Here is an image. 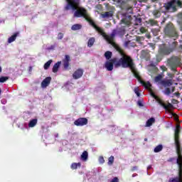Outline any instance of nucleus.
Instances as JSON below:
<instances>
[{"instance_id":"nucleus-9","label":"nucleus","mask_w":182,"mask_h":182,"mask_svg":"<svg viewBox=\"0 0 182 182\" xmlns=\"http://www.w3.org/2000/svg\"><path fill=\"white\" fill-rule=\"evenodd\" d=\"M132 70L134 77L137 79V80L141 83V85H142V86H144V87H149V86H150V82H146L143 81V80H141V77H140V74L137 72V70H136V69H134H134Z\"/></svg>"},{"instance_id":"nucleus-43","label":"nucleus","mask_w":182,"mask_h":182,"mask_svg":"<svg viewBox=\"0 0 182 182\" xmlns=\"http://www.w3.org/2000/svg\"><path fill=\"white\" fill-rule=\"evenodd\" d=\"M159 62H161V58L160 57V55H156V63H159Z\"/></svg>"},{"instance_id":"nucleus-1","label":"nucleus","mask_w":182,"mask_h":182,"mask_svg":"<svg viewBox=\"0 0 182 182\" xmlns=\"http://www.w3.org/2000/svg\"><path fill=\"white\" fill-rule=\"evenodd\" d=\"M106 36L108 37H104V38L109 43L112 45L113 48H114L122 56L120 59L117 60V63L115 64L116 68H120V66H122V68H129L131 70H133V69H134V63L133 62L132 57L127 55L126 53H124V50L122 49L119 45L113 42L114 37L116 36V30H114L109 36L106 34Z\"/></svg>"},{"instance_id":"nucleus-56","label":"nucleus","mask_w":182,"mask_h":182,"mask_svg":"<svg viewBox=\"0 0 182 182\" xmlns=\"http://www.w3.org/2000/svg\"><path fill=\"white\" fill-rule=\"evenodd\" d=\"M2 72V68L0 67V73Z\"/></svg>"},{"instance_id":"nucleus-61","label":"nucleus","mask_w":182,"mask_h":182,"mask_svg":"<svg viewBox=\"0 0 182 182\" xmlns=\"http://www.w3.org/2000/svg\"><path fill=\"white\" fill-rule=\"evenodd\" d=\"M30 70H32V67H30Z\"/></svg>"},{"instance_id":"nucleus-36","label":"nucleus","mask_w":182,"mask_h":182,"mask_svg":"<svg viewBox=\"0 0 182 182\" xmlns=\"http://www.w3.org/2000/svg\"><path fill=\"white\" fill-rule=\"evenodd\" d=\"M113 163H114V156H111L108 159V166H112L113 164Z\"/></svg>"},{"instance_id":"nucleus-59","label":"nucleus","mask_w":182,"mask_h":182,"mask_svg":"<svg viewBox=\"0 0 182 182\" xmlns=\"http://www.w3.org/2000/svg\"><path fill=\"white\" fill-rule=\"evenodd\" d=\"M139 37H137V38H136V41H139Z\"/></svg>"},{"instance_id":"nucleus-48","label":"nucleus","mask_w":182,"mask_h":182,"mask_svg":"<svg viewBox=\"0 0 182 182\" xmlns=\"http://www.w3.org/2000/svg\"><path fill=\"white\" fill-rule=\"evenodd\" d=\"M168 77H170V79H173V77H174V74H173V73H168Z\"/></svg>"},{"instance_id":"nucleus-54","label":"nucleus","mask_w":182,"mask_h":182,"mask_svg":"<svg viewBox=\"0 0 182 182\" xmlns=\"http://www.w3.org/2000/svg\"><path fill=\"white\" fill-rule=\"evenodd\" d=\"M136 176H137V173L132 174V177H136Z\"/></svg>"},{"instance_id":"nucleus-2","label":"nucleus","mask_w":182,"mask_h":182,"mask_svg":"<svg viewBox=\"0 0 182 182\" xmlns=\"http://www.w3.org/2000/svg\"><path fill=\"white\" fill-rule=\"evenodd\" d=\"M74 11H75L74 13V16L75 18H85V21H87V22H88L90 25H91V26H93L95 31H97L98 33H100L101 36H103V38L107 37L106 36V33H105V30L97 26V25L95 23V21H93V20L91 19V18L89 16V14H87V10H86V9L83 7L79 8L78 6L77 9H75Z\"/></svg>"},{"instance_id":"nucleus-49","label":"nucleus","mask_w":182,"mask_h":182,"mask_svg":"<svg viewBox=\"0 0 182 182\" xmlns=\"http://www.w3.org/2000/svg\"><path fill=\"white\" fill-rule=\"evenodd\" d=\"M136 23H141V18H136Z\"/></svg>"},{"instance_id":"nucleus-19","label":"nucleus","mask_w":182,"mask_h":182,"mask_svg":"<svg viewBox=\"0 0 182 182\" xmlns=\"http://www.w3.org/2000/svg\"><path fill=\"white\" fill-rule=\"evenodd\" d=\"M102 18L104 19L106 18H112L113 16V11H106L101 14Z\"/></svg>"},{"instance_id":"nucleus-15","label":"nucleus","mask_w":182,"mask_h":182,"mask_svg":"<svg viewBox=\"0 0 182 182\" xmlns=\"http://www.w3.org/2000/svg\"><path fill=\"white\" fill-rule=\"evenodd\" d=\"M50 80H52V77H46L41 82V87H48L50 85Z\"/></svg>"},{"instance_id":"nucleus-7","label":"nucleus","mask_w":182,"mask_h":182,"mask_svg":"<svg viewBox=\"0 0 182 182\" xmlns=\"http://www.w3.org/2000/svg\"><path fill=\"white\" fill-rule=\"evenodd\" d=\"M67 5L65 6V11L69 9H77V6L80 5V0H65Z\"/></svg>"},{"instance_id":"nucleus-14","label":"nucleus","mask_w":182,"mask_h":182,"mask_svg":"<svg viewBox=\"0 0 182 182\" xmlns=\"http://www.w3.org/2000/svg\"><path fill=\"white\" fill-rule=\"evenodd\" d=\"M157 66V63H151L149 65V72H151V73H159V68L156 67Z\"/></svg>"},{"instance_id":"nucleus-30","label":"nucleus","mask_w":182,"mask_h":182,"mask_svg":"<svg viewBox=\"0 0 182 182\" xmlns=\"http://www.w3.org/2000/svg\"><path fill=\"white\" fill-rule=\"evenodd\" d=\"M80 166H82V164H80V162L78 163H73L70 166L72 170H76V168H77V167H80Z\"/></svg>"},{"instance_id":"nucleus-57","label":"nucleus","mask_w":182,"mask_h":182,"mask_svg":"<svg viewBox=\"0 0 182 182\" xmlns=\"http://www.w3.org/2000/svg\"><path fill=\"white\" fill-rule=\"evenodd\" d=\"M181 31H182V23L181 24Z\"/></svg>"},{"instance_id":"nucleus-34","label":"nucleus","mask_w":182,"mask_h":182,"mask_svg":"<svg viewBox=\"0 0 182 182\" xmlns=\"http://www.w3.org/2000/svg\"><path fill=\"white\" fill-rule=\"evenodd\" d=\"M163 150V145H158L154 149V153H160Z\"/></svg>"},{"instance_id":"nucleus-58","label":"nucleus","mask_w":182,"mask_h":182,"mask_svg":"<svg viewBox=\"0 0 182 182\" xmlns=\"http://www.w3.org/2000/svg\"><path fill=\"white\" fill-rule=\"evenodd\" d=\"M144 141H147V138H145Z\"/></svg>"},{"instance_id":"nucleus-27","label":"nucleus","mask_w":182,"mask_h":182,"mask_svg":"<svg viewBox=\"0 0 182 182\" xmlns=\"http://www.w3.org/2000/svg\"><path fill=\"white\" fill-rule=\"evenodd\" d=\"M154 122H156V119L154 117L150 118L146 121V127H150V126L153 125V123H154Z\"/></svg>"},{"instance_id":"nucleus-29","label":"nucleus","mask_w":182,"mask_h":182,"mask_svg":"<svg viewBox=\"0 0 182 182\" xmlns=\"http://www.w3.org/2000/svg\"><path fill=\"white\" fill-rule=\"evenodd\" d=\"M52 62H53V60H49L44 64L43 68H44L45 70H48V69H49V68H50V65L52 64Z\"/></svg>"},{"instance_id":"nucleus-62","label":"nucleus","mask_w":182,"mask_h":182,"mask_svg":"<svg viewBox=\"0 0 182 182\" xmlns=\"http://www.w3.org/2000/svg\"><path fill=\"white\" fill-rule=\"evenodd\" d=\"M147 38H150V36H148Z\"/></svg>"},{"instance_id":"nucleus-35","label":"nucleus","mask_w":182,"mask_h":182,"mask_svg":"<svg viewBox=\"0 0 182 182\" xmlns=\"http://www.w3.org/2000/svg\"><path fill=\"white\" fill-rule=\"evenodd\" d=\"M9 80V77L7 76H1L0 77V83H5V82H6V80Z\"/></svg>"},{"instance_id":"nucleus-20","label":"nucleus","mask_w":182,"mask_h":182,"mask_svg":"<svg viewBox=\"0 0 182 182\" xmlns=\"http://www.w3.org/2000/svg\"><path fill=\"white\" fill-rule=\"evenodd\" d=\"M62 63V62L58 61L57 62L53 67V73H58V70H59V68H60V64Z\"/></svg>"},{"instance_id":"nucleus-31","label":"nucleus","mask_w":182,"mask_h":182,"mask_svg":"<svg viewBox=\"0 0 182 182\" xmlns=\"http://www.w3.org/2000/svg\"><path fill=\"white\" fill-rule=\"evenodd\" d=\"M148 23L150 24L151 26H156L159 23L157 22V21L151 18L148 21Z\"/></svg>"},{"instance_id":"nucleus-41","label":"nucleus","mask_w":182,"mask_h":182,"mask_svg":"<svg viewBox=\"0 0 182 182\" xmlns=\"http://www.w3.org/2000/svg\"><path fill=\"white\" fill-rule=\"evenodd\" d=\"M134 93L136 94L137 97H140V92H139V88L136 87L134 89Z\"/></svg>"},{"instance_id":"nucleus-39","label":"nucleus","mask_w":182,"mask_h":182,"mask_svg":"<svg viewBox=\"0 0 182 182\" xmlns=\"http://www.w3.org/2000/svg\"><path fill=\"white\" fill-rule=\"evenodd\" d=\"M121 22L122 23H124V25H130V21L127 20V18H122Z\"/></svg>"},{"instance_id":"nucleus-5","label":"nucleus","mask_w":182,"mask_h":182,"mask_svg":"<svg viewBox=\"0 0 182 182\" xmlns=\"http://www.w3.org/2000/svg\"><path fill=\"white\" fill-rule=\"evenodd\" d=\"M177 6L178 8H182V2L180 0H172L169 2H168L166 4H165V8L166 11H170V9H172V11L173 12H176L177 11Z\"/></svg>"},{"instance_id":"nucleus-45","label":"nucleus","mask_w":182,"mask_h":182,"mask_svg":"<svg viewBox=\"0 0 182 182\" xmlns=\"http://www.w3.org/2000/svg\"><path fill=\"white\" fill-rule=\"evenodd\" d=\"M111 182H119V178L114 177Z\"/></svg>"},{"instance_id":"nucleus-22","label":"nucleus","mask_w":182,"mask_h":182,"mask_svg":"<svg viewBox=\"0 0 182 182\" xmlns=\"http://www.w3.org/2000/svg\"><path fill=\"white\" fill-rule=\"evenodd\" d=\"M180 124H177L175 129L174 138H180V132H181Z\"/></svg>"},{"instance_id":"nucleus-46","label":"nucleus","mask_w":182,"mask_h":182,"mask_svg":"<svg viewBox=\"0 0 182 182\" xmlns=\"http://www.w3.org/2000/svg\"><path fill=\"white\" fill-rule=\"evenodd\" d=\"M140 32H141V33H144L146 32V28H144V27H141V28H140Z\"/></svg>"},{"instance_id":"nucleus-38","label":"nucleus","mask_w":182,"mask_h":182,"mask_svg":"<svg viewBox=\"0 0 182 182\" xmlns=\"http://www.w3.org/2000/svg\"><path fill=\"white\" fill-rule=\"evenodd\" d=\"M171 108H173V105L170 102H168L167 105L165 104V105L164 106V109H165V110H168V109Z\"/></svg>"},{"instance_id":"nucleus-16","label":"nucleus","mask_w":182,"mask_h":182,"mask_svg":"<svg viewBox=\"0 0 182 182\" xmlns=\"http://www.w3.org/2000/svg\"><path fill=\"white\" fill-rule=\"evenodd\" d=\"M164 87H170V86L173 85V80H164L161 81V84Z\"/></svg>"},{"instance_id":"nucleus-33","label":"nucleus","mask_w":182,"mask_h":182,"mask_svg":"<svg viewBox=\"0 0 182 182\" xmlns=\"http://www.w3.org/2000/svg\"><path fill=\"white\" fill-rule=\"evenodd\" d=\"M112 53L111 51H106L105 53V57L107 60H110V59H112Z\"/></svg>"},{"instance_id":"nucleus-3","label":"nucleus","mask_w":182,"mask_h":182,"mask_svg":"<svg viewBox=\"0 0 182 182\" xmlns=\"http://www.w3.org/2000/svg\"><path fill=\"white\" fill-rule=\"evenodd\" d=\"M177 45H178L177 41H173L168 46L166 43L161 44L159 46V55H160V56H168V55L173 53V52L176 50Z\"/></svg>"},{"instance_id":"nucleus-47","label":"nucleus","mask_w":182,"mask_h":182,"mask_svg":"<svg viewBox=\"0 0 182 182\" xmlns=\"http://www.w3.org/2000/svg\"><path fill=\"white\" fill-rule=\"evenodd\" d=\"M152 32H153V33H154V35L155 36H157V33H158V32H159L157 30L153 29V30H152Z\"/></svg>"},{"instance_id":"nucleus-60","label":"nucleus","mask_w":182,"mask_h":182,"mask_svg":"<svg viewBox=\"0 0 182 182\" xmlns=\"http://www.w3.org/2000/svg\"><path fill=\"white\" fill-rule=\"evenodd\" d=\"M180 48L182 49V45L180 46Z\"/></svg>"},{"instance_id":"nucleus-12","label":"nucleus","mask_w":182,"mask_h":182,"mask_svg":"<svg viewBox=\"0 0 182 182\" xmlns=\"http://www.w3.org/2000/svg\"><path fill=\"white\" fill-rule=\"evenodd\" d=\"M87 118H78L77 119H76L75 122H74V124L75 126H86V124H87Z\"/></svg>"},{"instance_id":"nucleus-40","label":"nucleus","mask_w":182,"mask_h":182,"mask_svg":"<svg viewBox=\"0 0 182 182\" xmlns=\"http://www.w3.org/2000/svg\"><path fill=\"white\" fill-rule=\"evenodd\" d=\"M58 41L63 39V33H59L58 36Z\"/></svg>"},{"instance_id":"nucleus-21","label":"nucleus","mask_w":182,"mask_h":182,"mask_svg":"<svg viewBox=\"0 0 182 182\" xmlns=\"http://www.w3.org/2000/svg\"><path fill=\"white\" fill-rule=\"evenodd\" d=\"M174 89H175L174 87H172L171 89L168 87L165 88L164 92L167 96H170V95H171V93L174 92Z\"/></svg>"},{"instance_id":"nucleus-24","label":"nucleus","mask_w":182,"mask_h":182,"mask_svg":"<svg viewBox=\"0 0 182 182\" xmlns=\"http://www.w3.org/2000/svg\"><path fill=\"white\" fill-rule=\"evenodd\" d=\"M36 124H38V119H33L30 120L28 127H35Z\"/></svg>"},{"instance_id":"nucleus-37","label":"nucleus","mask_w":182,"mask_h":182,"mask_svg":"<svg viewBox=\"0 0 182 182\" xmlns=\"http://www.w3.org/2000/svg\"><path fill=\"white\" fill-rule=\"evenodd\" d=\"M153 15L155 18H160L161 16V14L157 10L153 11Z\"/></svg>"},{"instance_id":"nucleus-4","label":"nucleus","mask_w":182,"mask_h":182,"mask_svg":"<svg viewBox=\"0 0 182 182\" xmlns=\"http://www.w3.org/2000/svg\"><path fill=\"white\" fill-rule=\"evenodd\" d=\"M164 33L166 38H171L172 39H178V31H177V28L173 24V23L169 22L166 24L164 28Z\"/></svg>"},{"instance_id":"nucleus-32","label":"nucleus","mask_w":182,"mask_h":182,"mask_svg":"<svg viewBox=\"0 0 182 182\" xmlns=\"http://www.w3.org/2000/svg\"><path fill=\"white\" fill-rule=\"evenodd\" d=\"M155 100H156L157 103H159V105L162 106V107H164L166 104L164 103V101L162 99H161L160 97H158L156 98Z\"/></svg>"},{"instance_id":"nucleus-18","label":"nucleus","mask_w":182,"mask_h":182,"mask_svg":"<svg viewBox=\"0 0 182 182\" xmlns=\"http://www.w3.org/2000/svg\"><path fill=\"white\" fill-rule=\"evenodd\" d=\"M18 35H19V32L15 33L13 36L9 38L8 43H12V42H15V41H16V38L18 37Z\"/></svg>"},{"instance_id":"nucleus-28","label":"nucleus","mask_w":182,"mask_h":182,"mask_svg":"<svg viewBox=\"0 0 182 182\" xmlns=\"http://www.w3.org/2000/svg\"><path fill=\"white\" fill-rule=\"evenodd\" d=\"M87 157H89V154L87 153V151H83L81 155V159L83 161H86L87 160Z\"/></svg>"},{"instance_id":"nucleus-10","label":"nucleus","mask_w":182,"mask_h":182,"mask_svg":"<svg viewBox=\"0 0 182 182\" xmlns=\"http://www.w3.org/2000/svg\"><path fill=\"white\" fill-rule=\"evenodd\" d=\"M161 69L162 70L161 74H159L157 76L154 77V82L155 83H158V85H161V82H163L164 80H163V77H164V72L167 70V68H166V66L161 65Z\"/></svg>"},{"instance_id":"nucleus-51","label":"nucleus","mask_w":182,"mask_h":182,"mask_svg":"<svg viewBox=\"0 0 182 182\" xmlns=\"http://www.w3.org/2000/svg\"><path fill=\"white\" fill-rule=\"evenodd\" d=\"M129 43H130V41H125V43H124L125 48H127L129 46Z\"/></svg>"},{"instance_id":"nucleus-50","label":"nucleus","mask_w":182,"mask_h":182,"mask_svg":"<svg viewBox=\"0 0 182 182\" xmlns=\"http://www.w3.org/2000/svg\"><path fill=\"white\" fill-rule=\"evenodd\" d=\"M138 167L137 166H133L132 168H131V171H136L137 170Z\"/></svg>"},{"instance_id":"nucleus-23","label":"nucleus","mask_w":182,"mask_h":182,"mask_svg":"<svg viewBox=\"0 0 182 182\" xmlns=\"http://www.w3.org/2000/svg\"><path fill=\"white\" fill-rule=\"evenodd\" d=\"M144 87L145 89H146V90H149L151 96H152V97H154L155 100L156 97H159L156 95V94H154V92H153V89H151V84H150V86Z\"/></svg>"},{"instance_id":"nucleus-52","label":"nucleus","mask_w":182,"mask_h":182,"mask_svg":"<svg viewBox=\"0 0 182 182\" xmlns=\"http://www.w3.org/2000/svg\"><path fill=\"white\" fill-rule=\"evenodd\" d=\"M138 105L139 106L143 107V104L140 101L138 102Z\"/></svg>"},{"instance_id":"nucleus-13","label":"nucleus","mask_w":182,"mask_h":182,"mask_svg":"<svg viewBox=\"0 0 182 182\" xmlns=\"http://www.w3.org/2000/svg\"><path fill=\"white\" fill-rule=\"evenodd\" d=\"M82 76H83V70L82 68H78L73 74V77L75 80L80 79Z\"/></svg>"},{"instance_id":"nucleus-17","label":"nucleus","mask_w":182,"mask_h":182,"mask_svg":"<svg viewBox=\"0 0 182 182\" xmlns=\"http://www.w3.org/2000/svg\"><path fill=\"white\" fill-rule=\"evenodd\" d=\"M168 182H182V173H178V176L170 178Z\"/></svg>"},{"instance_id":"nucleus-6","label":"nucleus","mask_w":182,"mask_h":182,"mask_svg":"<svg viewBox=\"0 0 182 182\" xmlns=\"http://www.w3.org/2000/svg\"><path fill=\"white\" fill-rule=\"evenodd\" d=\"M168 65L170 67L171 70L172 72H176L177 68L181 65V63H180V60H178V58L177 57H172L169 60H168Z\"/></svg>"},{"instance_id":"nucleus-11","label":"nucleus","mask_w":182,"mask_h":182,"mask_svg":"<svg viewBox=\"0 0 182 182\" xmlns=\"http://www.w3.org/2000/svg\"><path fill=\"white\" fill-rule=\"evenodd\" d=\"M70 56L69 55H65V58L63 60V65L65 70H69L70 69Z\"/></svg>"},{"instance_id":"nucleus-25","label":"nucleus","mask_w":182,"mask_h":182,"mask_svg":"<svg viewBox=\"0 0 182 182\" xmlns=\"http://www.w3.org/2000/svg\"><path fill=\"white\" fill-rule=\"evenodd\" d=\"M80 29H82V25L79 23L74 24L71 27L72 31H80Z\"/></svg>"},{"instance_id":"nucleus-42","label":"nucleus","mask_w":182,"mask_h":182,"mask_svg":"<svg viewBox=\"0 0 182 182\" xmlns=\"http://www.w3.org/2000/svg\"><path fill=\"white\" fill-rule=\"evenodd\" d=\"M99 161H100V163L103 164V163H105V158H103V156H100Z\"/></svg>"},{"instance_id":"nucleus-8","label":"nucleus","mask_w":182,"mask_h":182,"mask_svg":"<svg viewBox=\"0 0 182 182\" xmlns=\"http://www.w3.org/2000/svg\"><path fill=\"white\" fill-rule=\"evenodd\" d=\"M116 63H117V58L110 59L105 63V68L108 70V72H112V70H113V66L116 68Z\"/></svg>"},{"instance_id":"nucleus-44","label":"nucleus","mask_w":182,"mask_h":182,"mask_svg":"<svg viewBox=\"0 0 182 182\" xmlns=\"http://www.w3.org/2000/svg\"><path fill=\"white\" fill-rule=\"evenodd\" d=\"M174 160H176V158H169L167 161H168V163H172Z\"/></svg>"},{"instance_id":"nucleus-53","label":"nucleus","mask_w":182,"mask_h":182,"mask_svg":"<svg viewBox=\"0 0 182 182\" xmlns=\"http://www.w3.org/2000/svg\"><path fill=\"white\" fill-rule=\"evenodd\" d=\"M151 165H149L148 167H147V170H151Z\"/></svg>"},{"instance_id":"nucleus-55","label":"nucleus","mask_w":182,"mask_h":182,"mask_svg":"<svg viewBox=\"0 0 182 182\" xmlns=\"http://www.w3.org/2000/svg\"><path fill=\"white\" fill-rule=\"evenodd\" d=\"M176 96H180V92L175 93Z\"/></svg>"},{"instance_id":"nucleus-26","label":"nucleus","mask_w":182,"mask_h":182,"mask_svg":"<svg viewBox=\"0 0 182 182\" xmlns=\"http://www.w3.org/2000/svg\"><path fill=\"white\" fill-rule=\"evenodd\" d=\"M95 41L96 40L95 39L94 37L90 38V39L88 40V42H87L88 48H92V46H93V45H95Z\"/></svg>"}]
</instances>
